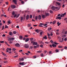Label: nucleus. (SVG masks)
Instances as JSON below:
<instances>
[{
    "label": "nucleus",
    "mask_w": 67,
    "mask_h": 67,
    "mask_svg": "<svg viewBox=\"0 0 67 67\" xmlns=\"http://www.w3.org/2000/svg\"><path fill=\"white\" fill-rule=\"evenodd\" d=\"M13 2L15 3V4H17V1L16 0H13Z\"/></svg>",
    "instance_id": "6"
},
{
    "label": "nucleus",
    "mask_w": 67,
    "mask_h": 67,
    "mask_svg": "<svg viewBox=\"0 0 67 67\" xmlns=\"http://www.w3.org/2000/svg\"><path fill=\"white\" fill-rule=\"evenodd\" d=\"M59 51V50L58 49H56L55 50V52H57V53Z\"/></svg>",
    "instance_id": "28"
},
{
    "label": "nucleus",
    "mask_w": 67,
    "mask_h": 67,
    "mask_svg": "<svg viewBox=\"0 0 67 67\" xmlns=\"http://www.w3.org/2000/svg\"><path fill=\"white\" fill-rule=\"evenodd\" d=\"M56 3L58 5H60V3H59L57 2H56Z\"/></svg>",
    "instance_id": "19"
},
{
    "label": "nucleus",
    "mask_w": 67,
    "mask_h": 67,
    "mask_svg": "<svg viewBox=\"0 0 67 67\" xmlns=\"http://www.w3.org/2000/svg\"><path fill=\"white\" fill-rule=\"evenodd\" d=\"M41 43L43 45H44V43L43 42H41Z\"/></svg>",
    "instance_id": "53"
},
{
    "label": "nucleus",
    "mask_w": 67,
    "mask_h": 67,
    "mask_svg": "<svg viewBox=\"0 0 67 67\" xmlns=\"http://www.w3.org/2000/svg\"><path fill=\"white\" fill-rule=\"evenodd\" d=\"M33 38H31L30 39V41L31 42V43H32V44H33V43H34V41H33Z\"/></svg>",
    "instance_id": "5"
},
{
    "label": "nucleus",
    "mask_w": 67,
    "mask_h": 67,
    "mask_svg": "<svg viewBox=\"0 0 67 67\" xmlns=\"http://www.w3.org/2000/svg\"><path fill=\"white\" fill-rule=\"evenodd\" d=\"M25 19V17H24V18L23 16H21L20 18V20L21 21H22L23 20H24Z\"/></svg>",
    "instance_id": "2"
},
{
    "label": "nucleus",
    "mask_w": 67,
    "mask_h": 67,
    "mask_svg": "<svg viewBox=\"0 0 67 67\" xmlns=\"http://www.w3.org/2000/svg\"><path fill=\"white\" fill-rule=\"evenodd\" d=\"M41 56L42 57L43 56H44V54H43V53L41 54Z\"/></svg>",
    "instance_id": "38"
},
{
    "label": "nucleus",
    "mask_w": 67,
    "mask_h": 67,
    "mask_svg": "<svg viewBox=\"0 0 67 67\" xmlns=\"http://www.w3.org/2000/svg\"><path fill=\"white\" fill-rule=\"evenodd\" d=\"M24 47L26 48H28L29 47V45L27 44H25L24 45Z\"/></svg>",
    "instance_id": "3"
},
{
    "label": "nucleus",
    "mask_w": 67,
    "mask_h": 67,
    "mask_svg": "<svg viewBox=\"0 0 67 67\" xmlns=\"http://www.w3.org/2000/svg\"><path fill=\"white\" fill-rule=\"evenodd\" d=\"M26 20H29V15H27L26 16Z\"/></svg>",
    "instance_id": "14"
},
{
    "label": "nucleus",
    "mask_w": 67,
    "mask_h": 67,
    "mask_svg": "<svg viewBox=\"0 0 67 67\" xmlns=\"http://www.w3.org/2000/svg\"><path fill=\"white\" fill-rule=\"evenodd\" d=\"M38 20H41L42 19V17L41 15H39L38 16Z\"/></svg>",
    "instance_id": "13"
},
{
    "label": "nucleus",
    "mask_w": 67,
    "mask_h": 67,
    "mask_svg": "<svg viewBox=\"0 0 67 67\" xmlns=\"http://www.w3.org/2000/svg\"><path fill=\"white\" fill-rule=\"evenodd\" d=\"M43 33H44V32L43 31H41L40 33V35H42Z\"/></svg>",
    "instance_id": "26"
},
{
    "label": "nucleus",
    "mask_w": 67,
    "mask_h": 67,
    "mask_svg": "<svg viewBox=\"0 0 67 67\" xmlns=\"http://www.w3.org/2000/svg\"><path fill=\"white\" fill-rule=\"evenodd\" d=\"M31 26V24H29L27 25V26H28V27H30V26Z\"/></svg>",
    "instance_id": "37"
},
{
    "label": "nucleus",
    "mask_w": 67,
    "mask_h": 67,
    "mask_svg": "<svg viewBox=\"0 0 67 67\" xmlns=\"http://www.w3.org/2000/svg\"><path fill=\"white\" fill-rule=\"evenodd\" d=\"M30 18H31V19L32 18V15H30Z\"/></svg>",
    "instance_id": "47"
},
{
    "label": "nucleus",
    "mask_w": 67,
    "mask_h": 67,
    "mask_svg": "<svg viewBox=\"0 0 67 67\" xmlns=\"http://www.w3.org/2000/svg\"><path fill=\"white\" fill-rule=\"evenodd\" d=\"M37 53H42V51H37Z\"/></svg>",
    "instance_id": "23"
},
{
    "label": "nucleus",
    "mask_w": 67,
    "mask_h": 67,
    "mask_svg": "<svg viewBox=\"0 0 67 67\" xmlns=\"http://www.w3.org/2000/svg\"><path fill=\"white\" fill-rule=\"evenodd\" d=\"M48 34V36H50V34H48V33H47Z\"/></svg>",
    "instance_id": "61"
},
{
    "label": "nucleus",
    "mask_w": 67,
    "mask_h": 67,
    "mask_svg": "<svg viewBox=\"0 0 67 67\" xmlns=\"http://www.w3.org/2000/svg\"><path fill=\"white\" fill-rule=\"evenodd\" d=\"M13 33L14 34H16V31H14L13 32Z\"/></svg>",
    "instance_id": "30"
},
{
    "label": "nucleus",
    "mask_w": 67,
    "mask_h": 67,
    "mask_svg": "<svg viewBox=\"0 0 67 67\" xmlns=\"http://www.w3.org/2000/svg\"><path fill=\"white\" fill-rule=\"evenodd\" d=\"M4 63H8V62L7 61H4Z\"/></svg>",
    "instance_id": "59"
},
{
    "label": "nucleus",
    "mask_w": 67,
    "mask_h": 67,
    "mask_svg": "<svg viewBox=\"0 0 67 67\" xmlns=\"http://www.w3.org/2000/svg\"><path fill=\"white\" fill-rule=\"evenodd\" d=\"M63 41H64V38H62V41H60V42H61V43L63 42Z\"/></svg>",
    "instance_id": "36"
},
{
    "label": "nucleus",
    "mask_w": 67,
    "mask_h": 67,
    "mask_svg": "<svg viewBox=\"0 0 67 67\" xmlns=\"http://www.w3.org/2000/svg\"><path fill=\"white\" fill-rule=\"evenodd\" d=\"M19 60L20 61H23L24 60V58H22L21 59H19Z\"/></svg>",
    "instance_id": "18"
},
{
    "label": "nucleus",
    "mask_w": 67,
    "mask_h": 67,
    "mask_svg": "<svg viewBox=\"0 0 67 67\" xmlns=\"http://www.w3.org/2000/svg\"><path fill=\"white\" fill-rule=\"evenodd\" d=\"M44 39H47V37L46 36L44 37Z\"/></svg>",
    "instance_id": "57"
},
{
    "label": "nucleus",
    "mask_w": 67,
    "mask_h": 67,
    "mask_svg": "<svg viewBox=\"0 0 67 67\" xmlns=\"http://www.w3.org/2000/svg\"><path fill=\"white\" fill-rule=\"evenodd\" d=\"M45 15L46 16H48L49 15V14L48 13H46Z\"/></svg>",
    "instance_id": "15"
},
{
    "label": "nucleus",
    "mask_w": 67,
    "mask_h": 67,
    "mask_svg": "<svg viewBox=\"0 0 67 67\" xmlns=\"http://www.w3.org/2000/svg\"><path fill=\"white\" fill-rule=\"evenodd\" d=\"M33 47L32 46H31L30 47V49H32V48H33Z\"/></svg>",
    "instance_id": "64"
},
{
    "label": "nucleus",
    "mask_w": 67,
    "mask_h": 67,
    "mask_svg": "<svg viewBox=\"0 0 67 67\" xmlns=\"http://www.w3.org/2000/svg\"><path fill=\"white\" fill-rule=\"evenodd\" d=\"M50 13L52 14L53 13V12L52 10H50L49 11Z\"/></svg>",
    "instance_id": "25"
},
{
    "label": "nucleus",
    "mask_w": 67,
    "mask_h": 67,
    "mask_svg": "<svg viewBox=\"0 0 67 67\" xmlns=\"http://www.w3.org/2000/svg\"><path fill=\"white\" fill-rule=\"evenodd\" d=\"M37 44V42H34V43H33V45H36Z\"/></svg>",
    "instance_id": "20"
},
{
    "label": "nucleus",
    "mask_w": 67,
    "mask_h": 67,
    "mask_svg": "<svg viewBox=\"0 0 67 67\" xmlns=\"http://www.w3.org/2000/svg\"><path fill=\"white\" fill-rule=\"evenodd\" d=\"M19 15H20V14H19L17 16H16V18H18L19 16Z\"/></svg>",
    "instance_id": "39"
},
{
    "label": "nucleus",
    "mask_w": 67,
    "mask_h": 67,
    "mask_svg": "<svg viewBox=\"0 0 67 67\" xmlns=\"http://www.w3.org/2000/svg\"><path fill=\"white\" fill-rule=\"evenodd\" d=\"M9 27H8V26L5 25V27L4 28V29H7V28H8Z\"/></svg>",
    "instance_id": "33"
},
{
    "label": "nucleus",
    "mask_w": 67,
    "mask_h": 67,
    "mask_svg": "<svg viewBox=\"0 0 67 67\" xmlns=\"http://www.w3.org/2000/svg\"><path fill=\"white\" fill-rule=\"evenodd\" d=\"M16 7V6L14 5H11V7L12 8V9H15Z\"/></svg>",
    "instance_id": "4"
},
{
    "label": "nucleus",
    "mask_w": 67,
    "mask_h": 67,
    "mask_svg": "<svg viewBox=\"0 0 67 67\" xmlns=\"http://www.w3.org/2000/svg\"><path fill=\"white\" fill-rule=\"evenodd\" d=\"M64 41H67V38H65L64 39Z\"/></svg>",
    "instance_id": "54"
},
{
    "label": "nucleus",
    "mask_w": 67,
    "mask_h": 67,
    "mask_svg": "<svg viewBox=\"0 0 67 67\" xmlns=\"http://www.w3.org/2000/svg\"><path fill=\"white\" fill-rule=\"evenodd\" d=\"M40 47H42V48H43V45H41L40 46Z\"/></svg>",
    "instance_id": "45"
},
{
    "label": "nucleus",
    "mask_w": 67,
    "mask_h": 67,
    "mask_svg": "<svg viewBox=\"0 0 67 67\" xmlns=\"http://www.w3.org/2000/svg\"><path fill=\"white\" fill-rule=\"evenodd\" d=\"M51 9L52 10H55V7H54V6H53L51 7Z\"/></svg>",
    "instance_id": "11"
},
{
    "label": "nucleus",
    "mask_w": 67,
    "mask_h": 67,
    "mask_svg": "<svg viewBox=\"0 0 67 67\" xmlns=\"http://www.w3.org/2000/svg\"><path fill=\"white\" fill-rule=\"evenodd\" d=\"M4 26H3L2 29V30H3L4 29Z\"/></svg>",
    "instance_id": "51"
},
{
    "label": "nucleus",
    "mask_w": 67,
    "mask_h": 67,
    "mask_svg": "<svg viewBox=\"0 0 67 67\" xmlns=\"http://www.w3.org/2000/svg\"><path fill=\"white\" fill-rule=\"evenodd\" d=\"M18 55H17L16 56H14V58H16V57H18Z\"/></svg>",
    "instance_id": "46"
},
{
    "label": "nucleus",
    "mask_w": 67,
    "mask_h": 67,
    "mask_svg": "<svg viewBox=\"0 0 67 67\" xmlns=\"http://www.w3.org/2000/svg\"><path fill=\"white\" fill-rule=\"evenodd\" d=\"M16 15H17L16 14H15V15H14V18H15V17H16Z\"/></svg>",
    "instance_id": "42"
},
{
    "label": "nucleus",
    "mask_w": 67,
    "mask_h": 67,
    "mask_svg": "<svg viewBox=\"0 0 67 67\" xmlns=\"http://www.w3.org/2000/svg\"><path fill=\"white\" fill-rule=\"evenodd\" d=\"M14 40V38L11 37L8 38V41H10L9 42V43H10V44H11L12 43V42L11 41H13Z\"/></svg>",
    "instance_id": "1"
},
{
    "label": "nucleus",
    "mask_w": 67,
    "mask_h": 67,
    "mask_svg": "<svg viewBox=\"0 0 67 67\" xmlns=\"http://www.w3.org/2000/svg\"><path fill=\"white\" fill-rule=\"evenodd\" d=\"M58 38L59 39L60 41V40H61V38L60 37L58 36Z\"/></svg>",
    "instance_id": "32"
},
{
    "label": "nucleus",
    "mask_w": 67,
    "mask_h": 67,
    "mask_svg": "<svg viewBox=\"0 0 67 67\" xmlns=\"http://www.w3.org/2000/svg\"><path fill=\"white\" fill-rule=\"evenodd\" d=\"M12 14L13 15H14V14H15V12H13L12 13Z\"/></svg>",
    "instance_id": "41"
},
{
    "label": "nucleus",
    "mask_w": 67,
    "mask_h": 67,
    "mask_svg": "<svg viewBox=\"0 0 67 67\" xmlns=\"http://www.w3.org/2000/svg\"><path fill=\"white\" fill-rule=\"evenodd\" d=\"M13 51H16V49H15V48H13Z\"/></svg>",
    "instance_id": "43"
},
{
    "label": "nucleus",
    "mask_w": 67,
    "mask_h": 67,
    "mask_svg": "<svg viewBox=\"0 0 67 67\" xmlns=\"http://www.w3.org/2000/svg\"><path fill=\"white\" fill-rule=\"evenodd\" d=\"M25 37H29V35H25Z\"/></svg>",
    "instance_id": "49"
},
{
    "label": "nucleus",
    "mask_w": 67,
    "mask_h": 67,
    "mask_svg": "<svg viewBox=\"0 0 67 67\" xmlns=\"http://www.w3.org/2000/svg\"><path fill=\"white\" fill-rule=\"evenodd\" d=\"M59 48H62L63 47V46H59L58 47Z\"/></svg>",
    "instance_id": "40"
},
{
    "label": "nucleus",
    "mask_w": 67,
    "mask_h": 67,
    "mask_svg": "<svg viewBox=\"0 0 67 67\" xmlns=\"http://www.w3.org/2000/svg\"><path fill=\"white\" fill-rule=\"evenodd\" d=\"M40 31V30L38 29H36L35 30V31L37 33H38Z\"/></svg>",
    "instance_id": "17"
},
{
    "label": "nucleus",
    "mask_w": 67,
    "mask_h": 67,
    "mask_svg": "<svg viewBox=\"0 0 67 67\" xmlns=\"http://www.w3.org/2000/svg\"><path fill=\"white\" fill-rule=\"evenodd\" d=\"M66 13H65L63 14H62V16H63V17H64V15H66Z\"/></svg>",
    "instance_id": "27"
},
{
    "label": "nucleus",
    "mask_w": 67,
    "mask_h": 67,
    "mask_svg": "<svg viewBox=\"0 0 67 67\" xmlns=\"http://www.w3.org/2000/svg\"><path fill=\"white\" fill-rule=\"evenodd\" d=\"M48 31H49L50 30H52V28L50 27L49 28H48Z\"/></svg>",
    "instance_id": "29"
},
{
    "label": "nucleus",
    "mask_w": 67,
    "mask_h": 67,
    "mask_svg": "<svg viewBox=\"0 0 67 67\" xmlns=\"http://www.w3.org/2000/svg\"><path fill=\"white\" fill-rule=\"evenodd\" d=\"M50 42H51V44H52V43H53V41H52V40H51L50 41Z\"/></svg>",
    "instance_id": "55"
},
{
    "label": "nucleus",
    "mask_w": 67,
    "mask_h": 67,
    "mask_svg": "<svg viewBox=\"0 0 67 67\" xmlns=\"http://www.w3.org/2000/svg\"><path fill=\"white\" fill-rule=\"evenodd\" d=\"M33 26L34 27H36V26H37V25H34Z\"/></svg>",
    "instance_id": "58"
},
{
    "label": "nucleus",
    "mask_w": 67,
    "mask_h": 67,
    "mask_svg": "<svg viewBox=\"0 0 67 67\" xmlns=\"http://www.w3.org/2000/svg\"><path fill=\"white\" fill-rule=\"evenodd\" d=\"M15 46H16V47H20V45L19 43H16L15 44Z\"/></svg>",
    "instance_id": "10"
},
{
    "label": "nucleus",
    "mask_w": 67,
    "mask_h": 67,
    "mask_svg": "<svg viewBox=\"0 0 67 67\" xmlns=\"http://www.w3.org/2000/svg\"><path fill=\"white\" fill-rule=\"evenodd\" d=\"M67 34V31H66L65 32V33H64V34Z\"/></svg>",
    "instance_id": "56"
},
{
    "label": "nucleus",
    "mask_w": 67,
    "mask_h": 67,
    "mask_svg": "<svg viewBox=\"0 0 67 67\" xmlns=\"http://www.w3.org/2000/svg\"><path fill=\"white\" fill-rule=\"evenodd\" d=\"M49 54H51L52 53V51H50L49 52Z\"/></svg>",
    "instance_id": "62"
},
{
    "label": "nucleus",
    "mask_w": 67,
    "mask_h": 67,
    "mask_svg": "<svg viewBox=\"0 0 67 67\" xmlns=\"http://www.w3.org/2000/svg\"><path fill=\"white\" fill-rule=\"evenodd\" d=\"M56 19H59V20H61V19H62V18L60 16L58 17V16H57V18H56Z\"/></svg>",
    "instance_id": "9"
},
{
    "label": "nucleus",
    "mask_w": 67,
    "mask_h": 67,
    "mask_svg": "<svg viewBox=\"0 0 67 67\" xmlns=\"http://www.w3.org/2000/svg\"><path fill=\"white\" fill-rule=\"evenodd\" d=\"M7 23H9V24H10L11 23V22L10 21H7Z\"/></svg>",
    "instance_id": "50"
},
{
    "label": "nucleus",
    "mask_w": 67,
    "mask_h": 67,
    "mask_svg": "<svg viewBox=\"0 0 67 67\" xmlns=\"http://www.w3.org/2000/svg\"><path fill=\"white\" fill-rule=\"evenodd\" d=\"M19 38H20V39H22V38H23V37L22 36H19Z\"/></svg>",
    "instance_id": "35"
},
{
    "label": "nucleus",
    "mask_w": 67,
    "mask_h": 67,
    "mask_svg": "<svg viewBox=\"0 0 67 67\" xmlns=\"http://www.w3.org/2000/svg\"><path fill=\"white\" fill-rule=\"evenodd\" d=\"M29 39H30L29 38H27L26 40H25V42H28V41H29Z\"/></svg>",
    "instance_id": "16"
},
{
    "label": "nucleus",
    "mask_w": 67,
    "mask_h": 67,
    "mask_svg": "<svg viewBox=\"0 0 67 67\" xmlns=\"http://www.w3.org/2000/svg\"><path fill=\"white\" fill-rule=\"evenodd\" d=\"M37 19H38V17L37 16H36V17H35L36 20H37Z\"/></svg>",
    "instance_id": "34"
},
{
    "label": "nucleus",
    "mask_w": 67,
    "mask_h": 67,
    "mask_svg": "<svg viewBox=\"0 0 67 67\" xmlns=\"http://www.w3.org/2000/svg\"><path fill=\"white\" fill-rule=\"evenodd\" d=\"M47 24H44L42 23H41L39 25H43L44 26H46L47 25Z\"/></svg>",
    "instance_id": "12"
},
{
    "label": "nucleus",
    "mask_w": 67,
    "mask_h": 67,
    "mask_svg": "<svg viewBox=\"0 0 67 67\" xmlns=\"http://www.w3.org/2000/svg\"><path fill=\"white\" fill-rule=\"evenodd\" d=\"M41 16L42 18L43 19H45V18H46V16L45 15H43L42 14L41 15Z\"/></svg>",
    "instance_id": "7"
},
{
    "label": "nucleus",
    "mask_w": 67,
    "mask_h": 67,
    "mask_svg": "<svg viewBox=\"0 0 67 67\" xmlns=\"http://www.w3.org/2000/svg\"><path fill=\"white\" fill-rule=\"evenodd\" d=\"M45 44H48V42H45Z\"/></svg>",
    "instance_id": "63"
},
{
    "label": "nucleus",
    "mask_w": 67,
    "mask_h": 67,
    "mask_svg": "<svg viewBox=\"0 0 67 67\" xmlns=\"http://www.w3.org/2000/svg\"><path fill=\"white\" fill-rule=\"evenodd\" d=\"M61 24V23H60L59 24H58V26H59Z\"/></svg>",
    "instance_id": "60"
},
{
    "label": "nucleus",
    "mask_w": 67,
    "mask_h": 67,
    "mask_svg": "<svg viewBox=\"0 0 67 67\" xmlns=\"http://www.w3.org/2000/svg\"><path fill=\"white\" fill-rule=\"evenodd\" d=\"M9 34L10 35H13V34H12V32L11 31L9 32Z\"/></svg>",
    "instance_id": "21"
},
{
    "label": "nucleus",
    "mask_w": 67,
    "mask_h": 67,
    "mask_svg": "<svg viewBox=\"0 0 67 67\" xmlns=\"http://www.w3.org/2000/svg\"><path fill=\"white\" fill-rule=\"evenodd\" d=\"M64 49H67V47L66 46H65L64 47Z\"/></svg>",
    "instance_id": "48"
},
{
    "label": "nucleus",
    "mask_w": 67,
    "mask_h": 67,
    "mask_svg": "<svg viewBox=\"0 0 67 67\" xmlns=\"http://www.w3.org/2000/svg\"><path fill=\"white\" fill-rule=\"evenodd\" d=\"M0 43H4V41H0Z\"/></svg>",
    "instance_id": "44"
},
{
    "label": "nucleus",
    "mask_w": 67,
    "mask_h": 67,
    "mask_svg": "<svg viewBox=\"0 0 67 67\" xmlns=\"http://www.w3.org/2000/svg\"><path fill=\"white\" fill-rule=\"evenodd\" d=\"M52 46L53 47H56V45H55L54 44H52Z\"/></svg>",
    "instance_id": "22"
},
{
    "label": "nucleus",
    "mask_w": 67,
    "mask_h": 67,
    "mask_svg": "<svg viewBox=\"0 0 67 67\" xmlns=\"http://www.w3.org/2000/svg\"><path fill=\"white\" fill-rule=\"evenodd\" d=\"M7 49L9 50L10 51H11V48H7Z\"/></svg>",
    "instance_id": "31"
},
{
    "label": "nucleus",
    "mask_w": 67,
    "mask_h": 67,
    "mask_svg": "<svg viewBox=\"0 0 67 67\" xmlns=\"http://www.w3.org/2000/svg\"><path fill=\"white\" fill-rule=\"evenodd\" d=\"M37 57L36 55H35L34 56V58H36Z\"/></svg>",
    "instance_id": "52"
},
{
    "label": "nucleus",
    "mask_w": 67,
    "mask_h": 67,
    "mask_svg": "<svg viewBox=\"0 0 67 67\" xmlns=\"http://www.w3.org/2000/svg\"><path fill=\"white\" fill-rule=\"evenodd\" d=\"M19 65H22V66H23V65H24V62H20L19 63Z\"/></svg>",
    "instance_id": "8"
},
{
    "label": "nucleus",
    "mask_w": 67,
    "mask_h": 67,
    "mask_svg": "<svg viewBox=\"0 0 67 67\" xmlns=\"http://www.w3.org/2000/svg\"><path fill=\"white\" fill-rule=\"evenodd\" d=\"M56 21L55 20H54V21H53V24H55L56 23Z\"/></svg>",
    "instance_id": "24"
}]
</instances>
